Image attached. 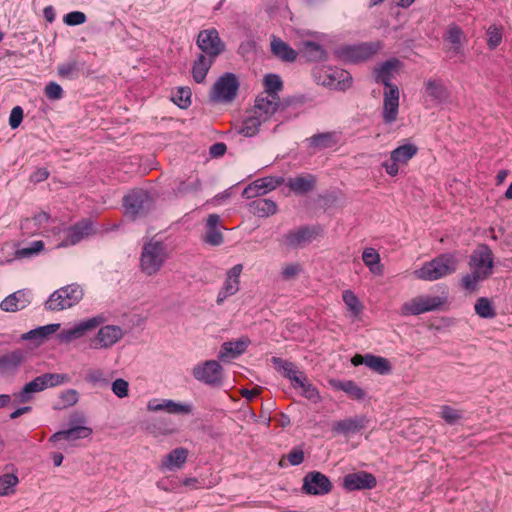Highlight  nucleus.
<instances>
[{
	"mask_svg": "<svg viewBox=\"0 0 512 512\" xmlns=\"http://www.w3.org/2000/svg\"><path fill=\"white\" fill-rule=\"evenodd\" d=\"M440 417L449 425L456 424L462 419V411L443 405L440 410Z\"/></svg>",
	"mask_w": 512,
	"mask_h": 512,
	"instance_id": "53",
	"label": "nucleus"
},
{
	"mask_svg": "<svg viewBox=\"0 0 512 512\" xmlns=\"http://www.w3.org/2000/svg\"><path fill=\"white\" fill-rule=\"evenodd\" d=\"M171 250L169 245L153 236L144 241L140 258L139 267L146 276L156 275L170 258Z\"/></svg>",
	"mask_w": 512,
	"mask_h": 512,
	"instance_id": "2",
	"label": "nucleus"
},
{
	"mask_svg": "<svg viewBox=\"0 0 512 512\" xmlns=\"http://www.w3.org/2000/svg\"><path fill=\"white\" fill-rule=\"evenodd\" d=\"M279 104V96L260 93L255 100L252 112L267 121L278 110Z\"/></svg>",
	"mask_w": 512,
	"mask_h": 512,
	"instance_id": "21",
	"label": "nucleus"
},
{
	"mask_svg": "<svg viewBox=\"0 0 512 512\" xmlns=\"http://www.w3.org/2000/svg\"><path fill=\"white\" fill-rule=\"evenodd\" d=\"M418 152V148L414 144H404L391 152V160L399 162L400 164H406L411 158H413Z\"/></svg>",
	"mask_w": 512,
	"mask_h": 512,
	"instance_id": "40",
	"label": "nucleus"
},
{
	"mask_svg": "<svg viewBox=\"0 0 512 512\" xmlns=\"http://www.w3.org/2000/svg\"><path fill=\"white\" fill-rule=\"evenodd\" d=\"M446 301V297L422 295L404 303L401 312L405 316L420 315L425 312L439 310Z\"/></svg>",
	"mask_w": 512,
	"mask_h": 512,
	"instance_id": "8",
	"label": "nucleus"
},
{
	"mask_svg": "<svg viewBox=\"0 0 512 512\" xmlns=\"http://www.w3.org/2000/svg\"><path fill=\"white\" fill-rule=\"evenodd\" d=\"M468 265L471 273L462 277L461 284L465 290L474 292L478 288V283L493 273L494 256L491 248L487 244L478 245L471 253Z\"/></svg>",
	"mask_w": 512,
	"mask_h": 512,
	"instance_id": "1",
	"label": "nucleus"
},
{
	"mask_svg": "<svg viewBox=\"0 0 512 512\" xmlns=\"http://www.w3.org/2000/svg\"><path fill=\"white\" fill-rule=\"evenodd\" d=\"M329 80L324 82V84L334 87L339 90H345L351 86L352 77L349 72L336 69L332 70L330 74H328Z\"/></svg>",
	"mask_w": 512,
	"mask_h": 512,
	"instance_id": "34",
	"label": "nucleus"
},
{
	"mask_svg": "<svg viewBox=\"0 0 512 512\" xmlns=\"http://www.w3.org/2000/svg\"><path fill=\"white\" fill-rule=\"evenodd\" d=\"M111 389L117 397L125 398L129 394V383L122 378H118L113 381Z\"/></svg>",
	"mask_w": 512,
	"mask_h": 512,
	"instance_id": "60",
	"label": "nucleus"
},
{
	"mask_svg": "<svg viewBox=\"0 0 512 512\" xmlns=\"http://www.w3.org/2000/svg\"><path fill=\"white\" fill-rule=\"evenodd\" d=\"M191 90L188 87H179L172 96V101L181 109H186L191 104Z\"/></svg>",
	"mask_w": 512,
	"mask_h": 512,
	"instance_id": "50",
	"label": "nucleus"
},
{
	"mask_svg": "<svg viewBox=\"0 0 512 512\" xmlns=\"http://www.w3.org/2000/svg\"><path fill=\"white\" fill-rule=\"evenodd\" d=\"M284 181L282 177H264L258 179L243 190L242 197L251 199L266 194L284 183Z\"/></svg>",
	"mask_w": 512,
	"mask_h": 512,
	"instance_id": "18",
	"label": "nucleus"
},
{
	"mask_svg": "<svg viewBox=\"0 0 512 512\" xmlns=\"http://www.w3.org/2000/svg\"><path fill=\"white\" fill-rule=\"evenodd\" d=\"M264 122H266L264 119H262L260 116L252 112V115L248 116L243 121L238 132L244 135L245 137H253L258 133L259 127Z\"/></svg>",
	"mask_w": 512,
	"mask_h": 512,
	"instance_id": "41",
	"label": "nucleus"
},
{
	"mask_svg": "<svg viewBox=\"0 0 512 512\" xmlns=\"http://www.w3.org/2000/svg\"><path fill=\"white\" fill-rule=\"evenodd\" d=\"M42 376L44 381L47 382V388L56 387L70 381V377L67 374L44 373Z\"/></svg>",
	"mask_w": 512,
	"mask_h": 512,
	"instance_id": "55",
	"label": "nucleus"
},
{
	"mask_svg": "<svg viewBox=\"0 0 512 512\" xmlns=\"http://www.w3.org/2000/svg\"><path fill=\"white\" fill-rule=\"evenodd\" d=\"M303 268L299 263H290L285 265L281 270V277L284 280H293L295 279L301 272Z\"/></svg>",
	"mask_w": 512,
	"mask_h": 512,
	"instance_id": "58",
	"label": "nucleus"
},
{
	"mask_svg": "<svg viewBox=\"0 0 512 512\" xmlns=\"http://www.w3.org/2000/svg\"><path fill=\"white\" fill-rule=\"evenodd\" d=\"M338 135L336 132L318 133L311 136L308 141L311 147L317 149H326L333 147L338 143Z\"/></svg>",
	"mask_w": 512,
	"mask_h": 512,
	"instance_id": "36",
	"label": "nucleus"
},
{
	"mask_svg": "<svg viewBox=\"0 0 512 512\" xmlns=\"http://www.w3.org/2000/svg\"><path fill=\"white\" fill-rule=\"evenodd\" d=\"M366 425L367 419L365 416H356L336 421L333 424V431L344 435L354 434L364 429Z\"/></svg>",
	"mask_w": 512,
	"mask_h": 512,
	"instance_id": "27",
	"label": "nucleus"
},
{
	"mask_svg": "<svg viewBox=\"0 0 512 512\" xmlns=\"http://www.w3.org/2000/svg\"><path fill=\"white\" fill-rule=\"evenodd\" d=\"M464 38V33L462 29L453 24L448 27L446 40L452 44L450 48V52L453 55H458L462 53V39Z\"/></svg>",
	"mask_w": 512,
	"mask_h": 512,
	"instance_id": "42",
	"label": "nucleus"
},
{
	"mask_svg": "<svg viewBox=\"0 0 512 512\" xmlns=\"http://www.w3.org/2000/svg\"><path fill=\"white\" fill-rule=\"evenodd\" d=\"M399 64L400 61L396 58L389 59L380 64L374 71L376 82L382 83L387 89H391V87L395 86L391 83V79L393 77V71L398 68Z\"/></svg>",
	"mask_w": 512,
	"mask_h": 512,
	"instance_id": "28",
	"label": "nucleus"
},
{
	"mask_svg": "<svg viewBox=\"0 0 512 512\" xmlns=\"http://www.w3.org/2000/svg\"><path fill=\"white\" fill-rule=\"evenodd\" d=\"M250 344V339L242 337L236 341H227L221 345L218 358L221 361L235 359L242 355Z\"/></svg>",
	"mask_w": 512,
	"mask_h": 512,
	"instance_id": "25",
	"label": "nucleus"
},
{
	"mask_svg": "<svg viewBox=\"0 0 512 512\" xmlns=\"http://www.w3.org/2000/svg\"><path fill=\"white\" fill-rule=\"evenodd\" d=\"M44 249V243L41 240L33 241L29 246L23 247L17 250V255L19 257H30L38 254Z\"/></svg>",
	"mask_w": 512,
	"mask_h": 512,
	"instance_id": "57",
	"label": "nucleus"
},
{
	"mask_svg": "<svg viewBox=\"0 0 512 512\" xmlns=\"http://www.w3.org/2000/svg\"><path fill=\"white\" fill-rule=\"evenodd\" d=\"M351 363L354 366L366 365L372 371L380 375H388L392 371V366L388 359L376 356L373 354L360 355L356 354L352 359Z\"/></svg>",
	"mask_w": 512,
	"mask_h": 512,
	"instance_id": "17",
	"label": "nucleus"
},
{
	"mask_svg": "<svg viewBox=\"0 0 512 512\" xmlns=\"http://www.w3.org/2000/svg\"><path fill=\"white\" fill-rule=\"evenodd\" d=\"M86 381L92 384H108L109 380L100 368L89 369L85 376Z\"/></svg>",
	"mask_w": 512,
	"mask_h": 512,
	"instance_id": "56",
	"label": "nucleus"
},
{
	"mask_svg": "<svg viewBox=\"0 0 512 512\" xmlns=\"http://www.w3.org/2000/svg\"><path fill=\"white\" fill-rule=\"evenodd\" d=\"M220 224V216L218 214H210L206 220L207 231L203 237V241L211 246H219L223 243V235L218 229Z\"/></svg>",
	"mask_w": 512,
	"mask_h": 512,
	"instance_id": "29",
	"label": "nucleus"
},
{
	"mask_svg": "<svg viewBox=\"0 0 512 512\" xmlns=\"http://www.w3.org/2000/svg\"><path fill=\"white\" fill-rule=\"evenodd\" d=\"M59 328H60V324H58V323L40 326V327L33 329V330L27 332L26 334H24L23 338L26 340H34V339L44 340L49 335L55 333Z\"/></svg>",
	"mask_w": 512,
	"mask_h": 512,
	"instance_id": "46",
	"label": "nucleus"
},
{
	"mask_svg": "<svg viewBox=\"0 0 512 512\" xmlns=\"http://www.w3.org/2000/svg\"><path fill=\"white\" fill-rule=\"evenodd\" d=\"M32 300V292L28 289L18 290L8 295L1 303L0 308L6 312H16L26 308Z\"/></svg>",
	"mask_w": 512,
	"mask_h": 512,
	"instance_id": "23",
	"label": "nucleus"
},
{
	"mask_svg": "<svg viewBox=\"0 0 512 512\" xmlns=\"http://www.w3.org/2000/svg\"><path fill=\"white\" fill-rule=\"evenodd\" d=\"M458 260L451 253L442 254L431 261L425 262L421 268L414 271L417 279L435 281L457 270Z\"/></svg>",
	"mask_w": 512,
	"mask_h": 512,
	"instance_id": "3",
	"label": "nucleus"
},
{
	"mask_svg": "<svg viewBox=\"0 0 512 512\" xmlns=\"http://www.w3.org/2000/svg\"><path fill=\"white\" fill-rule=\"evenodd\" d=\"M63 21L69 26L81 25L86 22V15L81 11H72L64 16Z\"/></svg>",
	"mask_w": 512,
	"mask_h": 512,
	"instance_id": "62",
	"label": "nucleus"
},
{
	"mask_svg": "<svg viewBox=\"0 0 512 512\" xmlns=\"http://www.w3.org/2000/svg\"><path fill=\"white\" fill-rule=\"evenodd\" d=\"M83 289L78 284H70L54 291L45 302L49 311H61L76 305L83 298Z\"/></svg>",
	"mask_w": 512,
	"mask_h": 512,
	"instance_id": "5",
	"label": "nucleus"
},
{
	"mask_svg": "<svg viewBox=\"0 0 512 512\" xmlns=\"http://www.w3.org/2000/svg\"><path fill=\"white\" fill-rule=\"evenodd\" d=\"M154 205V198L144 189H134L123 197L125 215L131 220L147 216L154 209Z\"/></svg>",
	"mask_w": 512,
	"mask_h": 512,
	"instance_id": "4",
	"label": "nucleus"
},
{
	"mask_svg": "<svg viewBox=\"0 0 512 512\" xmlns=\"http://www.w3.org/2000/svg\"><path fill=\"white\" fill-rule=\"evenodd\" d=\"M362 260L373 274H382L383 267L380 264V255L374 248L364 249Z\"/></svg>",
	"mask_w": 512,
	"mask_h": 512,
	"instance_id": "43",
	"label": "nucleus"
},
{
	"mask_svg": "<svg viewBox=\"0 0 512 512\" xmlns=\"http://www.w3.org/2000/svg\"><path fill=\"white\" fill-rule=\"evenodd\" d=\"M106 322V317L103 314L96 315L89 319L76 323L73 327L65 328L57 335L60 342L70 343L74 340L80 339L86 332L93 330Z\"/></svg>",
	"mask_w": 512,
	"mask_h": 512,
	"instance_id": "10",
	"label": "nucleus"
},
{
	"mask_svg": "<svg viewBox=\"0 0 512 512\" xmlns=\"http://www.w3.org/2000/svg\"><path fill=\"white\" fill-rule=\"evenodd\" d=\"M45 95L50 100H59L63 97V89L56 82H49L45 87Z\"/></svg>",
	"mask_w": 512,
	"mask_h": 512,
	"instance_id": "61",
	"label": "nucleus"
},
{
	"mask_svg": "<svg viewBox=\"0 0 512 512\" xmlns=\"http://www.w3.org/2000/svg\"><path fill=\"white\" fill-rule=\"evenodd\" d=\"M197 46L202 51L201 54L213 59H216L225 50V44L215 28L200 31L197 37Z\"/></svg>",
	"mask_w": 512,
	"mask_h": 512,
	"instance_id": "11",
	"label": "nucleus"
},
{
	"mask_svg": "<svg viewBox=\"0 0 512 512\" xmlns=\"http://www.w3.org/2000/svg\"><path fill=\"white\" fill-rule=\"evenodd\" d=\"M193 377L208 386L220 387L223 384V367L216 360H206L194 366Z\"/></svg>",
	"mask_w": 512,
	"mask_h": 512,
	"instance_id": "7",
	"label": "nucleus"
},
{
	"mask_svg": "<svg viewBox=\"0 0 512 512\" xmlns=\"http://www.w3.org/2000/svg\"><path fill=\"white\" fill-rule=\"evenodd\" d=\"M124 336V331L117 325L101 326L97 334L91 339L90 347L95 350L110 349Z\"/></svg>",
	"mask_w": 512,
	"mask_h": 512,
	"instance_id": "12",
	"label": "nucleus"
},
{
	"mask_svg": "<svg viewBox=\"0 0 512 512\" xmlns=\"http://www.w3.org/2000/svg\"><path fill=\"white\" fill-rule=\"evenodd\" d=\"M239 81L235 74L227 72L214 83L210 98L218 103H231L237 96Z\"/></svg>",
	"mask_w": 512,
	"mask_h": 512,
	"instance_id": "6",
	"label": "nucleus"
},
{
	"mask_svg": "<svg viewBox=\"0 0 512 512\" xmlns=\"http://www.w3.org/2000/svg\"><path fill=\"white\" fill-rule=\"evenodd\" d=\"M188 457V450L185 448L173 449L161 461V468L165 470L180 469L186 463Z\"/></svg>",
	"mask_w": 512,
	"mask_h": 512,
	"instance_id": "31",
	"label": "nucleus"
},
{
	"mask_svg": "<svg viewBox=\"0 0 512 512\" xmlns=\"http://www.w3.org/2000/svg\"><path fill=\"white\" fill-rule=\"evenodd\" d=\"M59 76L63 78L73 79L77 76L78 65L75 61L63 63L57 68Z\"/></svg>",
	"mask_w": 512,
	"mask_h": 512,
	"instance_id": "59",
	"label": "nucleus"
},
{
	"mask_svg": "<svg viewBox=\"0 0 512 512\" xmlns=\"http://www.w3.org/2000/svg\"><path fill=\"white\" fill-rule=\"evenodd\" d=\"M342 298L353 315L358 316L362 310V304L358 297L351 290H345L343 292Z\"/></svg>",
	"mask_w": 512,
	"mask_h": 512,
	"instance_id": "52",
	"label": "nucleus"
},
{
	"mask_svg": "<svg viewBox=\"0 0 512 512\" xmlns=\"http://www.w3.org/2000/svg\"><path fill=\"white\" fill-rule=\"evenodd\" d=\"M399 110V89L391 87L384 92L382 118L385 124H392L397 120Z\"/></svg>",
	"mask_w": 512,
	"mask_h": 512,
	"instance_id": "20",
	"label": "nucleus"
},
{
	"mask_svg": "<svg viewBox=\"0 0 512 512\" xmlns=\"http://www.w3.org/2000/svg\"><path fill=\"white\" fill-rule=\"evenodd\" d=\"M60 399L65 407H70L78 402L79 394L75 389H68L61 393Z\"/></svg>",
	"mask_w": 512,
	"mask_h": 512,
	"instance_id": "64",
	"label": "nucleus"
},
{
	"mask_svg": "<svg viewBox=\"0 0 512 512\" xmlns=\"http://www.w3.org/2000/svg\"><path fill=\"white\" fill-rule=\"evenodd\" d=\"M251 211L258 217H268L277 212V205L271 199L258 198L251 202Z\"/></svg>",
	"mask_w": 512,
	"mask_h": 512,
	"instance_id": "33",
	"label": "nucleus"
},
{
	"mask_svg": "<svg viewBox=\"0 0 512 512\" xmlns=\"http://www.w3.org/2000/svg\"><path fill=\"white\" fill-rule=\"evenodd\" d=\"M315 235L316 232L314 229L308 226H302L285 234L284 240L287 247L295 249L310 243Z\"/></svg>",
	"mask_w": 512,
	"mask_h": 512,
	"instance_id": "24",
	"label": "nucleus"
},
{
	"mask_svg": "<svg viewBox=\"0 0 512 512\" xmlns=\"http://www.w3.org/2000/svg\"><path fill=\"white\" fill-rule=\"evenodd\" d=\"M379 48L378 43H362L340 47L337 53L345 61L359 62L370 58Z\"/></svg>",
	"mask_w": 512,
	"mask_h": 512,
	"instance_id": "15",
	"label": "nucleus"
},
{
	"mask_svg": "<svg viewBox=\"0 0 512 512\" xmlns=\"http://www.w3.org/2000/svg\"><path fill=\"white\" fill-rule=\"evenodd\" d=\"M19 478L14 473L0 475V497L11 496L16 492Z\"/></svg>",
	"mask_w": 512,
	"mask_h": 512,
	"instance_id": "44",
	"label": "nucleus"
},
{
	"mask_svg": "<svg viewBox=\"0 0 512 512\" xmlns=\"http://www.w3.org/2000/svg\"><path fill=\"white\" fill-rule=\"evenodd\" d=\"M56 230V228H54ZM60 242L58 247H68L79 243L85 237L94 233L93 224L90 220H82L65 229L57 228Z\"/></svg>",
	"mask_w": 512,
	"mask_h": 512,
	"instance_id": "9",
	"label": "nucleus"
},
{
	"mask_svg": "<svg viewBox=\"0 0 512 512\" xmlns=\"http://www.w3.org/2000/svg\"><path fill=\"white\" fill-rule=\"evenodd\" d=\"M474 309L475 313L481 318L491 319L496 316V312L491 301L486 297H480L477 299Z\"/></svg>",
	"mask_w": 512,
	"mask_h": 512,
	"instance_id": "48",
	"label": "nucleus"
},
{
	"mask_svg": "<svg viewBox=\"0 0 512 512\" xmlns=\"http://www.w3.org/2000/svg\"><path fill=\"white\" fill-rule=\"evenodd\" d=\"M330 383L333 388L345 392L352 399L362 400L365 396L364 390L361 387H359L354 381L332 380Z\"/></svg>",
	"mask_w": 512,
	"mask_h": 512,
	"instance_id": "35",
	"label": "nucleus"
},
{
	"mask_svg": "<svg viewBox=\"0 0 512 512\" xmlns=\"http://www.w3.org/2000/svg\"><path fill=\"white\" fill-rule=\"evenodd\" d=\"M303 51L309 61H321L326 57L324 48L313 41H305L303 43Z\"/></svg>",
	"mask_w": 512,
	"mask_h": 512,
	"instance_id": "45",
	"label": "nucleus"
},
{
	"mask_svg": "<svg viewBox=\"0 0 512 512\" xmlns=\"http://www.w3.org/2000/svg\"><path fill=\"white\" fill-rule=\"evenodd\" d=\"M287 460L292 466H298L304 461V451L301 446H295L287 455Z\"/></svg>",
	"mask_w": 512,
	"mask_h": 512,
	"instance_id": "63",
	"label": "nucleus"
},
{
	"mask_svg": "<svg viewBox=\"0 0 512 512\" xmlns=\"http://www.w3.org/2000/svg\"><path fill=\"white\" fill-rule=\"evenodd\" d=\"M46 388L47 382L40 375L26 383L21 391L13 394V397L17 403H27L32 399L34 393L41 392Z\"/></svg>",
	"mask_w": 512,
	"mask_h": 512,
	"instance_id": "26",
	"label": "nucleus"
},
{
	"mask_svg": "<svg viewBox=\"0 0 512 512\" xmlns=\"http://www.w3.org/2000/svg\"><path fill=\"white\" fill-rule=\"evenodd\" d=\"M425 93L432 101L440 103L447 98V90L440 80L429 79L425 82Z\"/></svg>",
	"mask_w": 512,
	"mask_h": 512,
	"instance_id": "37",
	"label": "nucleus"
},
{
	"mask_svg": "<svg viewBox=\"0 0 512 512\" xmlns=\"http://www.w3.org/2000/svg\"><path fill=\"white\" fill-rule=\"evenodd\" d=\"M147 410L151 412L166 411L170 414H190L192 412V405L178 403L171 399H152L147 404Z\"/></svg>",
	"mask_w": 512,
	"mask_h": 512,
	"instance_id": "22",
	"label": "nucleus"
},
{
	"mask_svg": "<svg viewBox=\"0 0 512 512\" xmlns=\"http://www.w3.org/2000/svg\"><path fill=\"white\" fill-rule=\"evenodd\" d=\"M487 45L489 49H496L502 42V31L499 27L492 25L487 29Z\"/></svg>",
	"mask_w": 512,
	"mask_h": 512,
	"instance_id": "54",
	"label": "nucleus"
},
{
	"mask_svg": "<svg viewBox=\"0 0 512 512\" xmlns=\"http://www.w3.org/2000/svg\"><path fill=\"white\" fill-rule=\"evenodd\" d=\"M271 362L273 363L274 367L282 373V375L285 378H288L290 380V377H293L296 375V373L299 372L298 368L293 362L283 360L279 357H272Z\"/></svg>",
	"mask_w": 512,
	"mask_h": 512,
	"instance_id": "49",
	"label": "nucleus"
},
{
	"mask_svg": "<svg viewBox=\"0 0 512 512\" xmlns=\"http://www.w3.org/2000/svg\"><path fill=\"white\" fill-rule=\"evenodd\" d=\"M377 485L376 477L366 471L349 473L343 478V488L347 491L370 490Z\"/></svg>",
	"mask_w": 512,
	"mask_h": 512,
	"instance_id": "16",
	"label": "nucleus"
},
{
	"mask_svg": "<svg viewBox=\"0 0 512 512\" xmlns=\"http://www.w3.org/2000/svg\"><path fill=\"white\" fill-rule=\"evenodd\" d=\"M24 359L23 352L14 350L0 357V369L3 372L16 370Z\"/></svg>",
	"mask_w": 512,
	"mask_h": 512,
	"instance_id": "39",
	"label": "nucleus"
},
{
	"mask_svg": "<svg viewBox=\"0 0 512 512\" xmlns=\"http://www.w3.org/2000/svg\"><path fill=\"white\" fill-rule=\"evenodd\" d=\"M316 184V177L312 174H305L289 178L286 185L296 194L303 195L312 191Z\"/></svg>",
	"mask_w": 512,
	"mask_h": 512,
	"instance_id": "30",
	"label": "nucleus"
},
{
	"mask_svg": "<svg viewBox=\"0 0 512 512\" xmlns=\"http://www.w3.org/2000/svg\"><path fill=\"white\" fill-rule=\"evenodd\" d=\"M84 422L85 418L83 416L73 415L70 419L71 427L54 433L49 438V442L56 443L60 440L75 441L88 438L92 434V429L84 425H78V423Z\"/></svg>",
	"mask_w": 512,
	"mask_h": 512,
	"instance_id": "14",
	"label": "nucleus"
},
{
	"mask_svg": "<svg viewBox=\"0 0 512 512\" xmlns=\"http://www.w3.org/2000/svg\"><path fill=\"white\" fill-rule=\"evenodd\" d=\"M264 91L262 94L278 96V92L283 89V82L277 74H267L263 80Z\"/></svg>",
	"mask_w": 512,
	"mask_h": 512,
	"instance_id": "47",
	"label": "nucleus"
},
{
	"mask_svg": "<svg viewBox=\"0 0 512 512\" xmlns=\"http://www.w3.org/2000/svg\"><path fill=\"white\" fill-rule=\"evenodd\" d=\"M332 487L329 478L319 471H310L303 478L302 491L307 495H326L331 492Z\"/></svg>",
	"mask_w": 512,
	"mask_h": 512,
	"instance_id": "13",
	"label": "nucleus"
},
{
	"mask_svg": "<svg viewBox=\"0 0 512 512\" xmlns=\"http://www.w3.org/2000/svg\"><path fill=\"white\" fill-rule=\"evenodd\" d=\"M271 51L276 57L284 61L292 62L297 58V52L281 39H273Z\"/></svg>",
	"mask_w": 512,
	"mask_h": 512,
	"instance_id": "38",
	"label": "nucleus"
},
{
	"mask_svg": "<svg viewBox=\"0 0 512 512\" xmlns=\"http://www.w3.org/2000/svg\"><path fill=\"white\" fill-rule=\"evenodd\" d=\"M216 59L207 57L204 54H200L193 63L192 76L195 82L202 83L211 68L212 64Z\"/></svg>",
	"mask_w": 512,
	"mask_h": 512,
	"instance_id": "32",
	"label": "nucleus"
},
{
	"mask_svg": "<svg viewBox=\"0 0 512 512\" xmlns=\"http://www.w3.org/2000/svg\"><path fill=\"white\" fill-rule=\"evenodd\" d=\"M242 270V264H236L228 270L223 288L217 295L216 302L218 305H221L229 296L238 292Z\"/></svg>",
	"mask_w": 512,
	"mask_h": 512,
	"instance_id": "19",
	"label": "nucleus"
},
{
	"mask_svg": "<svg viewBox=\"0 0 512 512\" xmlns=\"http://www.w3.org/2000/svg\"><path fill=\"white\" fill-rule=\"evenodd\" d=\"M147 429L156 436L171 435L176 432V429L165 419L156 420L153 424L149 425Z\"/></svg>",
	"mask_w": 512,
	"mask_h": 512,
	"instance_id": "51",
	"label": "nucleus"
}]
</instances>
